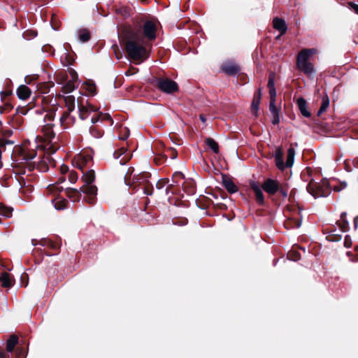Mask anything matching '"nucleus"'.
Wrapping results in <instances>:
<instances>
[{
    "instance_id": "f3484780",
    "label": "nucleus",
    "mask_w": 358,
    "mask_h": 358,
    "mask_svg": "<svg viewBox=\"0 0 358 358\" xmlns=\"http://www.w3.org/2000/svg\"><path fill=\"white\" fill-rule=\"evenodd\" d=\"M184 178V176L180 172H176L172 177V182L170 183L169 185V187H166V193L168 194L169 191L170 190V188L172 187H174L176 185H179L180 183V181Z\"/></svg>"
},
{
    "instance_id": "72a5a7b5",
    "label": "nucleus",
    "mask_w": 358,
    "mask_h": 358,
    "mask_svg": "<svg viewBox=\"0 0 358 358\" xmlns=\"http://www.w3.org/2000/svg\"><path fill=\"white\" fill-rule=\"evenodd\" d=\"M12 214V209L0 203V215L10 217Z\"/></svg>"
},
{
    "instance_id": "ea45409f",
    "label": "nucleus",
    "mask_w": 358,
    "mask_h": 358,
    "mask_svg": "<svg viewBox=\"0 0 358 358\" xmlns=\"http://www.w3.org/2000/svg\"><path fill=\"white\" fill-rule=\"evenodd\" d=\"M69 113L70 112H69V110L66 112H64L59 117L60 124L64 128L66 127V120L69 118Z\"/></svg>"
},
{
    "instance_id": "a18cd8bd",
    "label": "nucleus",
    "mask_w": 358,
    "mask_h": 358,
    "mask_svg": "<svg viewBox=\"0 0 358 358\" xmlns=\"http://www.w3.org/2000/svg\"><path fill=\"white\" fill-rule=\"evenodd\" d=\"M78 174L74 172L73 171H71L69 174V180L71 182V183H75L77 180H78Z\"/></svg>"
},
{
    "instance_id": "4be33fe9",
    "label": "nucleus",
    "mask_w": 358,
    "mask_h": 358,
    "mask_svg": "<svg viewBox=\"0 0 358 358\" xmlns=\"http://www.w3.org/2000/svg\"><path fill=\"white\" fill-rule=\"evenodd\" d=\"M297 105L301 114L303 116L306 117H309L310 116V112H308L306 109V101L303 98H299L297 99Z\"/></svg>"
},
{
    "instance_id": "4c0bfd02",
    "label": "nucleus",
    "mask_w": 358,
    "mask_h": 358,
    "mask_svg": "<svg viewBox=\"0 0 358 358\" xmlns=\"http://www.w3.org/2000/svg\"><path fill=\"white\" fill-rule=\"evenodd\" d=\"M288 190H289V187H288L287 184L282 183L279 187L278 192L280 193V194L284 198H286L288 196Z\"/></svg>"
},
{
    "instance_id": "f03ea898",
    "label": "nucleus",
    "mask_w": 358,
    "mask_h": 358,
    "mask_svg": "<svg viewBox=\"0 0 358 358\" xmlns=\"http://www.w3.org/2000/svg\"><path fill=\"white\" fill-rule=\"evenodd\" d=\"M92 150H84L76 155L73 159V165L82 171V180L84 185L82 186V191L86 195L85 200L93 204L96 200L97 187L92 183L95 180V173L92 169H89L92 164Z\"/></svg>"
},
{
    "instance_id": "c85d7f7f",
    "label": "nucleus",
    "mask_w": 358,
    "mask_h": 358,
    "mask_svg": "<svg viewBox=\"0 0 358 358\" xmlns=\"http://www.w3.org/2000/svg\"><path fill=\"white\" fill-rule=\"evenodd\" d=\"M18 338L15 335H11L10 338L8 339L6 343V350L8 352H11L15 345L17 343Z\"/></svg>"
},
{
    "instance_id": "2f4dec72",
    "label": "nucleus",
    "mask_w": 358,
    "mask_h": 358,
    "mask_svg": "<svg viewBox=\"0 0 358 358\" xmlns=\"http://www.w3.org/2000/svg\"><path fill=\"white\" fill-rule=\"evenodd\" d=\"M14 143V141L12 140H8L6 138H2L0 139V169L2 167L3 163L1 161V147L5 146L6 145H12Z\"/></svg>"
},
{
    "instance_id": "3c124183",
    "label": "nucleus",
    "mask_w": 358,
    "mask_h": 358,
    "mask_svg": "<svg viewBox=\"0 0 358 358\" xmlns=\"http://www.w3.org/2000/svg\"><path fill=\"white\" fill-rule=\"evenodd\" d=\"M351 9H352L357 14H358V5L352 2L348 3Z\"/></svg>"
},
{
    "instance_id": "423d86ee",
    "label": "nucleus",
    "mask_w": 358,
    "mask_h": 358,
    "mask_svg": "<svg viewBox=\"0 0 358 358\" xmlns=\"http://www.w3.org/2000/svg\"><path fill=\"white\" fill-rule=\"evenodd\" d=\"M157 86L165 93H172L178 90L177 83L169 78H159L157 81Z\"/></svg>"
},
{
    "instance_id": "de8ad7c7",
    "label": "nucleus",
    "mask_w": 358,
    "mask_h": 358,
    "mask_svg": "<svg viewBox=\"0 0 358 358\" xmlns=\"http://www.w3.org/2000/svg\"><path fill=\"white\" fill-rule=\"evenodd\" d=\"M250 186H251L252 189L254 191V192L262 189L259 185L255 182H252L250 184Z\"/></svg>"
},
{
    "instance_id": "bb28decb",
    "label": "nucleus",
    "mask_w": 358,
    "mask_h": 358,
    "mask_svg": "<svg viewBox=\"0 0 358 358\" xmlns=\"http://www.w3.org/2000/svg\"><path fill=\"white\" fill-rule=\"evenodd\" d=\"M295 150L293 148H289L287 150V160L285 166L286 168L292 166L294 160Z\"/></svg>"
},
{
    "instance_id": "5701e85b",
    "label": "nucleus",
    "mask_w": 358,
    "mask_h": 358,
    "mask_svg": "<svg viewBox=\"0 0 358 358\" xmlns=\"http://www.w3.org/2000/svg\"><path fill=\"white\" fill-rule=\"evenodd\" d=\"M223 185L225 189L230 193H235L238 191V187L229 178H224Z\"/></svg>"
},
{
    "instance_id": "69168bd1",
    "label": "nucleus",
    "mask_w": 358,
    "mask_h": 358,
    "mask_svg": "<svg viewBox=\"0 0 358 358\" xmlns=\"http://www.w3.org/2000/svg\"><path fill=\"white\" fill-rule=\"evenodd\" d=\"M335 189H336L337 191H340L341 189H337L336 187H335Z\"/></svg>"
},
{
    "instance_id": "c9c22d12",
    "label": "nucleus",
    "mask_w": 358,
    "mask_h": 358,
    "mask_svg": "<svg viewBox=\"0 0 358 358\" xmlns=\"http://www.w3.org/2000/svg\"><path fill=\"white\" fill-rule=\"evenodd\" d=\"M269 110L272 115L279 113V110L275 106V97H270Z\"/></svg>"
},
{
    "instance_id": "e2e57ef3",
    "label": "nucleus",
    "mask_w": 358,
    "mask_h": 358,
    "mask_svg": "<svg viewBox=\"0 0 358 358\" xmlns=\"http://www.w3.org/2000/svg\"><path fill=\"white\" fill-rule=\"evenodd\" d=\"M342 186H343V187H342V188H345V187H346V186H347V183H346L345 182H343V183H342Z\"/></svg>"
},
{
    "instance_id": "79ce46f5",
    "label": "nucleus",
    "mask_w": 358,
    "mask_h": 358,
    "mask_svg": "<svg viewBox=\"0 0 358 358\" xmlns=\"http://www.w3.org/2000/svg\"><path fill=\"white\" fill-rule=\"evenodd\" d=\"M166 155L167 157H169L171 159H176V157L178 156L177 151L174 148H170L166 150Z\"/></svg>"
},
{
    "instance_id": "b1692460",
    "label": "nucleus",
    "mask_w": 358,
    "mask_h": 358,
    "mask_svg": "<svg viewBox=\"0 0 358 358\" xmlns=\"http://www.w3.org/2000/svg\"><path fill=\"white\" fill-rule=\"evenodd\" d=\"M296 215L293 217H289L290 222H292V227L299 228L301 225V212L299 208H296Z\"/></svg>"
},
{
    "instance_id": "6e6552de",
    "label": "nucleus",
    "mask_w": 358,
    "mask_h": 358,
    "mask_svg": "<svg viewBox=\"0 0 358 358\" xmlns=\"http://www.w3.org/2000/svg\"><path fill=\"white\" fill-rule=\"evenodd\" d=\"M317 52L315 48L302 49L298 54L296 58V66L299 67L305 64L309 63V58Z\"/></svg>"
},
{
    "instance_id": "a19ab883",
    "label": "nucleus",
    "mask_w": 358,
    "mask_h": 358,
    "mask_svg": "<svg viewBox=\"0 0 358 358\" xmlns=\"http://www.w3.org/2000/svg\"><path fill=\"white\" fill-rule=\"evenodd\" d=\"M120 132L122 134L119 136V138L121 140H126L129 136V131L127 127H121Z\"/></svg>"
},
{
    "instance_id": "412c9836",
    "label": "nucleus",
    "mask_w": 358,
    "mask_h": 358,
    "mask_svg": "<svg viewBox=\"0 0 358 358\" xmlns=\"http://www.w3.org/2000/svg\"><path fill=\"white\" fill-rule=\"evenodd\" d=\"M222 70L229 75H235L240 71L239 67L232 63L226 64L222 66Z\"/></svg>"
},
{
    "instance_id": "58836bf2",
    "label": "nucleus",
    "mask_w": 358,
    "mask_h": 358,
    "mask_svg": "<svg viewBox=\"0 0 358 358\" xmlns=\"http://www.w3.org/2000/svg\"><path fill=\"white\" fill-rule=\"evenodd\" d=\"M34 164L36 163V161L33 162ZM37 169H39L40 171H47L48 170V167L46 165V161L43 159L42 162H37Z\"/></svg>"
},
{
    "instance_id": "603ef678",
    "label": "nucleus",
    "mask_w": 358,
    "mask_h": 358,
    "mask_svg": "<svg viewBox=\"0 0 358 358\" xmlns=\"http://www.w3.org/2000/svg\"><path fill=\"white\" fill-rule=\"evenodd\" d=\"M60 171L62 174H65L69 171V167L65 164H62L60 166Z\"/></svg>"
},
{
    "instance_id": "393cba45",
    "label": "nucleus",
    "mask_w": 358,
    "mask_h": 358,
    "mask_svg": "<svg viewBox=\"0 0 358 358\" xmlns=\"http://www.w3.org/2000/svg\"><path fill=\"white\" fill-rule=\"evenodd\" d=\"M275 161L276 166L280 170L282 171L286 168V166H285V163L283 162L282 153L280 150H277L275 152Z\"/></svg>"
},
{
    "instance_id": "0eeeda50",
    "label": "nucleus",
    "mask_w": 358,
    "mask_h": 358,
    "mask_svg": "<svg viewBox=\"0 0 358 358\" xmlns=\"http://www.w3.org/2000/svg\"><path fill=\"white\" fill-rule=\"evenodd\" d=\"M144 39L152 41L156 38L157 26L152 21H146L141 29Z\"/></svg>"
},
{
    "instance_id": "1a4fd4ad",
    "label": "nucleus",
    "mask_w": 358,
    "mask_h": 358,
    "mask_svg": "<svg viewBox=\"0 0 358 358\" xmlns=\"http://www.w3.org/2000/svg\"><path fill=\"white\" fill-rule=\"evenodd\" d=\"M281 182L278 180L268 178L262 184V189L268 194L274 195L279 190Z\"/></svg>"
},
{
    "instance_id": "2eb2a0df",
    "label": "nucleus",
    "mask_w": 358,
    "mask_h": 358,
    "mask_svg": "<svg viewBox=\"0 0 358 358\" xmlns=\"http://www.w3.org/2000/svg\"><path fill=\"white\" fill-rule=\"evenodd\" d=\"M97 110L96 107L94 106L91 103H87L86 106H83V104L79 106L80 110V116L82 119H85L87 116L86 113L90 112H94Z\"/></svg>"
},
{
    "instance_id": "7ed1b4c3",
    "label": "nucleus",
    "mask_w": 358,
    "mask_h": 358,
    "mask_svg": "<svg viewBox=\"0 0 358 358\" xmlns=\"http://www.w3.org/2000/svg\"><path fill=\"white\" fill-rule=\"evenodd\" d=\"M64 181L65 178L60 177L56 183L49 185L45 192L48 196H52L50 201L57 210H63L66 208V201L65 199L58 196L59 193L64 190V188L59 186V184Z\"/></svg>"
},
{
    "instance_id": "4d7b16f0",
    "label": "nucleus",
    "mask_w": 358,
    "mask_h": 358,
    "mask_svg": "<svg viewBox=\"0 0 358 358\" xmlns=\"http://www.w3.org/2000/svg\"><path fill=\"white\" fill-rule=\"evenodd\" d=\"M292 254L289 255L290 259L294 261H296L300 259V257L298 256V255H296V257H292Z\"/></svg>"
},
{
    "instance_id": "bf43d9fd",
    "label": "nucleus",
    "mask_w": 358,
    "mask_h": 358,
    "mask_svg": "<svg viewBox=\"0 0 358 358\" xmlns=\"http://www.w3.org/2000/svg\"><path fill=\"white\" fill-rule=\"evenodd\" d=\"M355 227L357 228L358 224V216H356L354 219Z\"/></svg>"
},
{
    "instance_id": "20e7f679",
    "label": "nucleus",
    "mask_w": 358,
    "mask_h": 358,
    "mask_svg": "<svg viewBox=\"0 0 358 358\" xmlns=\"http://www.w3.org/2000/svg\"><path fill=\"white\" fill-rule=\"evenodd\" d=\"M42 138L36 136L34 141H25L21 148H20L22 155V159L25 160L27 162L34 159L36 157V150L42 147L41 144Z\"/></svg>"
},
{
    "instance_id": "052dcab7",
    "label": "nucleus",
    "mask_w": 358,
    "mask_h": 358,
    "mask_svg": "<svg viewBox=\"0 0 358 358\" xmlns=\"http://www.w3.org/2000/svg\"><path fill=\"white\" fill-rule=\"evenodd\" d=\"M31 80V78H25V83L29 84Z\"/></svg>"
},
{
    "instance_id": "6ab92c4d",
    "label": "nucleus",
    "mask_w": 358,
    "mask_h": 358,
    "mask_svg": "<svg viewBox=\"0 0 358 358\" xmlns=\"http://www.w3.org/2000/svg\"><path fill=\"white\" fill-rule=\"evenodd\" d=\"M99 121H101V122H105V121H108L109 123H110V125H112L113 124V120L112 119V117H110V115L109 114H99V115L96 116V117H92V119H91V122L93 123V124H95L96 122H98Z\"/></svg>"
},
{
    "instance_id": "ddd939ff",
    "label": "nucleus",
    "mask_w": 358,
    "mask_h": 358,
    "mask_svg": "<svg viewBox=\"0 0 358 358\" xmlns=\"http://www.w3.org/2000/svg\"><path fill=\"white\" fill-rule=\"evenodd\" d=\"M273 28L280 31V36L285 34L287 27L284 20L275 17L273 20Z\"/></svg>"
},
{
    "instance_id": "7c9ffc66",
    "label": "nucleus",
    "mask_w": 358,
    "mask_h": 358,
    "mask_svg": "<svg viewBox=\"0 0 358 358\" xmlns=\"http://www.w3.org/2000/svg\"><path fill=\"white\" fill-rule=\"evenodd\" d=\"M206 143L208 147L211 149L215 153H218L219 152V145L217 143L211 138H208L206 140Z\"/></svg>"
},
{
    "instance_id": "a878e982",
    "label": "nucleus",
    "mask_w": 358,
    "mask_h": 358,
    "mask_svg": "<svg viewBox=\"0 0 358 358\" xmlns=\"http://www.w3.org/2000/svg\"><path fill=\"white\" fill-rule=\"evenodd\" d=\"M260 99H261V91L259 90L257 94H256L254 96V99L252 100V105H251L252 113L255 115H257V113L259 104L260 103Z\"/></svg>"
},
{
    "instance_id": "4468645a",
    "label": "nucleus",
    "mask_w": 358,
    "mask_h": 358,
    "mask_svg": "<svg viewBox=\"0 0 358 358\" xmlns=\"http://www.w3.org/2000/svg\"><path fill=\"white\" fill-rule=\"evenodd\" d=\"M31 94V90L25 85H21L17 89V95L20 99L27 100Z\"/></svg>"
},
{
    "instance_id": "dca6fc26",
    "label": "nucleus",
    "mask_w": 358,
    "mask_h": 358,
    "mask_svg": "<svg viewBox=\"0 0 358 358\" xmlns=\"http://www.w3.org/2000/svg\"><path fill=\"white\" fill-rule=\"evenodd\" d=\"M297 68L307 76H313L315 73L314 66L311 62L305 64Z\"/></svg>"
},
{
    "instance_id": "a211bd4d",
    "label": "nucleus",
    "mask_w": 358,
    "mask_h": 358,
    "mask_svg": "<svg viewBox=\"0 0 358 358\" xmlns=\"http://www.w3.org/2000/svg\"><path fill=\"white\" fill-rule=\"evenodd\" d=\"M0 282L1 285L6 288H10L13 286V279L10 275L8 273H3L0 277Z\"/></svg>"
},
{
    "instance_id": "c03bdc74",
    "label": "nucleus",
    "mask_w": 358,
    "mask_h": 358,
    "mask_svg": "<svg viewBox=\"0 0 358 358\" xmlns=\"http://www.w3.org/2000/svg\"><path fill=\"white\" fill-rule=\"evenodd\" d=\"M169 183V180L164 178V179H162V180H159L156 185L158 189H162L163 187H164L166 185H168V186H169L170 185Z\"/></svg>"
},
{
    "instance_id": "c756f323",
    "label": "nucleus",
    "mask_w": 358,
    "mask_h": 358,
    "mask_svg": "<svg viewBox=\"0 0 358 358\" xmlns=\"http://www.w3.org/2000/svg\"><path fill=\"white\" fill-rule=\"evenodd\" d=\"M78 39L83 43L88 41L90 38V34L88 30L83 29L78 31Z\"/></svg>"
},
{
    "instance_id": "aec40b11",
    "label": "nucleus",
    "mask_w": 358,
    "mask_h": 358,
    "mask_svg": "<svg viewBox=\"0 0 358 358\" xmlns=\"http://www.w3.org/2000/svg\"><path fill=\"white\" fill-rule=\"evenodd\" d=\"M268 87L269 90L270 97H276V91L275 89V74L270 73L268 77Z\"/></svg>"
},
{
    "instance_id": "49530a36",
    "label": "nucleus",
    "mask_w": 358,
    "mask_h": 358,
    "mask_svg": "<svg viewBox=\"0 0 358 358\" xmlns=\"http://www.w3.org/2000/svg\"><path fill=\"white\" fill-rule=\"evenodd\" d=\"M125 150L124 148H122L120 150H116L113 153V156L115 159L120 158L123 154L125 153Z\"/></svg>"
},
{
    "instance_id": "13d9d810",
    "label": "nucleus",
    "mask_w": 358,
    "mask_h": 358,
    "mask_svg": "<svg viewBox=\"0 0 358 358\" xmlns=\"http://www.w3.org/2000/svg\"><path fill=\"white\" fill-rule=\"evenodd\" d=\"M0 358H6V354L0 350Z\"/></svg>"
},
{
    "instance_id": "0e129e2a",
    "label": "nucleus",
    "mask_w": 358,
    "mask_h": 358,
    "mask_svg": "<svg viewBox=\"0 0 358 358\" xmlns=\"http://www.w3.org/2000/svg\"><path fill=\"white\" fill-rule=\"evenodd\" d=\"M144 192L146 194H150V193H149L148 192H147L146 190L144 191Z\"/></svg>"
},
{
    "instance_id": "cd10ccee",
    "label": "nucleus",
    "mask_w": 358,
    "mask_h": 358,
    "mask_svg": "<svg viewBox=\"0 0 358 358\" xmlns=\"http://www.w3.org/2000/svg\"><path fill=\"white\" fill-rule=\"evenodd\" d=\"M63 99L65 101L67 110H69V112L73 111L75 108V97L71 95H68L64 96Z\"/></svg>"
},
{
    "instance_id": "09e8293b",
    "label": "nucleus",
    "mask_w": 358,
    "mask_h": 358,
    "mask_svg": "<svg viewBox=\"0 0 358 358\" xmlns=\"http://www.w3.org/2000/svg\"><path fill=\"white\" fill-rule=\"evenodd\" d=\"M341 217L344 223L343 226V230H345V228L347 227V226L348 225V222L345 220L346 213H343L341 215Z\"/></svg>"
},
{
    "instance_id": "f257e3e1",
    "label": "nucleus",
    "mask_w": 358,
    "mask_h": 358,
    "mask_svg": "<svg viewBox=\"0 0 358 358\" xmlns=\"http://www.w3.org/2000/svg\"><path fill=\"white\" fill-rule=\"evenodd\" d=\"M118 34L129 57L136 64H141L148 59L147 42L140 28L124 27Z\"/></svg>"
},
{
    "instance_id": "864d4df0",
    "label": "nucleus",
    "mask_w": 358,
    "mask_h": 358,
    "mask_svg": "<svg viewBox=\"0 0 358 358\" xmlns=\"http://www.w3.org/2000/svg\"><path fill=\"white\" fill-rule=\"evenodd\" d=\"M3 136H4L3 138H6L12 134V131L8 129L3 131Z\"/></svg>"
},
{
    "instance_id": "8fccbe9b",
    "label": "nucleus",
    "mask_w": 358,
    "mask_h": 358,
    "mask_svg": "<svg viewBox=\"0 0 358 358\" xmlns=\"http://www.w3.org/2000/svg\"><path fill=\"white\" fill-rule=\"evenodd\" d=\"M280 122V117H279V113L273 114V119H272V123L273 124H277Z\"/></svg>"
},
{
    "instance_id": "37998d69",
    "label": "nucleus",
    "mask_w": 358,
    "mask_h": 358,
    "mask_svg": "<svg viewBox=\"0 0 358 358\" xmlns=\"http://www.w3.org/2000/svg\"><path fill=\"white\" fill-rule=\"evenodd\" d=\"M255 197H256L257 201L260 204H263L264 201V194L262 193V189L255 192Z\"/></svg>"
},
{
    "instance_id": "9b49d317",
    "label": "nucleus",
    "mask_w": 358,
    "mask_h": 358,
    "mask_svg": "<svg viewBox=\"0 0 358 358\" xmlns=\"http://www.w3.org/2000/svg\"><path fill=\"white\" fill-rule=\"evenodd\" d=\"M71 73L72 77L71 80L67 81L62 87V91L66 94L73 92L78 86L76 84V80L78 78L77 73L73 71L71 72Z\"/></svg>"
},
{
    "instance_id": "f704fd0d",
    "label": "nucleus",
    "mask_w": 358,
    "mask_h": 358,
    "mask_svg": "<svg viewBox=\"0 0 358 358\" xmlns=\"http://www.w3.org/2000/svg\"><path fill=\"white\" fill-rule=\"evenodd\" d=\"M90 132L93 137L96 138H99L103 136V131L97 128L96 126L90 127Z\"/></svg>"
},
{
    "instance_id": "f8f14e48",
    "label": "nucleus",
    "mask_w": 358,
    "mask_h": 358,
    "mask_svg": "<svg viewBox=\"0 0 358 358\" xmlns=\"http://www.w3.org/2000/svg\"><path fill=\"white\" fill-rule=\"evenodd\" d=\"M65 192L67 196L73 202L80 201L81 197V192L84 193L82 191V187L80 188V190L74 188L67 187L66 188Z\"/></svg>"
},
{
    "instance_id": "680f3d73",
    "label": "nucleus",
    "mask_w": 358,
    "mask_h": 358,
    "mask_svg": "<svg viewBox=\"0 0 358 358\" xmlns=\"http://www.w3.org/2000/svg\"><path fill=\"white\" fill-rule=\"evenodd\" d=\"M200 119H201V120L203 122H206V118H205V117H204L203 115H200Z\"/></svg>"
},
{
    "instance_id": "5fc2aeb1",
    "label": "nucleus",
    "mask_w": 358,
    "mask_h": 358,
    "mask_svg": "<svg viewBox=\"0 0 358 358\" xmlns=\"http://www.w3.org/2000/svg\"><path fill=\"white\" fill-rule=\"evenodd\" d=\"M127 157L126 156H124V157H123V158H122V159L120 160L119 163H120V164H124L126 163V161H127Z\"/></svg>"
},
{
    "instance_id": "e433bc0d",
    "label": "nucleus",
    "mask_w": 358,
    "mask_h": 358,
    "mask_svg": "<svg viewBox=\"0 0 358 358\" xmlns=\"http://www.w3.org/2000/svg\"><path fill=\"white\" fill-rule=\"evenodd\" d=\"M85 90L88 92L90 95H94L96 94V85L90 82H87L85 84Z\"/></svg>"
},
{
    "instance_id": "39448f33",
    "label": "nucleus",
    "mask_w": 358,
    "mask_h": 358,
    "mask_svg": "<svg viewBox=\"0 0 358 358\" xmlns=\"http://www.w3.org/2000/svg\"><path fill=\"white\" fill-rule=\"evenodd\" d=\"M307 190L314 198L327 196L330 193L329 182L324 179L320 182L311 180L307 186Z\"/></svg>"
},
{
    "instance_id": "6e6d98bb",
    "label": "nucleus",
    "mask_w": 358,
    "mask_h": 358,
    "mask_svg": "<svg viewBox=\"0 0 358 358\" xmlns=\"http://www.w3.org/2000/svg\"><path fill=\"white\" fill-rule=\"evenodd\" d=\"M350 244H351V243H350V241H349L347 238H345V241H344V245H345L346 248H349V247L350 246Z\"/></svg>"
},
{
    "instance_id": "9d476101",
    "label": "nucleus",
    "mask_w": 358,
    "mask_h": 358,
    "mask_svg": "<svg viewBox=\"0 0 358 358\" xmlns=\"http://www.w3.org/2000/svg\"><path fill=\"white\" fill-rule=\"evenodd\" d=\"M42 132L43 134L44 141L48 143H53L55 138V134L53 130V124L47 123L42 127Z\"/></svg>"
},
{
    "instance_id": "473e14b6",
    "label": "nucleus",
    "mask_w": 358,
    "mask_h": 358,
    "mask_svg": "<svg viewBox=\"0 0 358 358\" xmlns=\"http://www.w3.org/2000/svg\"><path fill=\"white\" fill-rule=\"evenodd\" d=\"M329 106V97L326 95L322 99V103L317 112V115H320L322 113H324Z\"/></svg>"
}]
</instances>
